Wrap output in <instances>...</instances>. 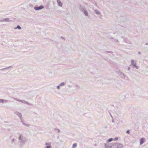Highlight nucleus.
I'll return each instance as SVG.
<instances>
[{"instance_id":"obj_3","label":"nucleus","mask_w":148,"mask_h":148,"mask_svg":"<svg viewBox=\"0 0 148 148\" xmlns=\"http://www.w3.org/2000/svg\"><path fill=\"white\" fill-rule=\"evenodd\" d=\"M123 144L117 143H114V148H121L123 147Z\"/></svg>"},{"instance_id":"obj_43","label":"nucleus","mask_w":148,"mask_h":148,"mask_svg":"<svg viewBox=\"0 0 148 148\" xmlns=\"http://www.w3.org/2000/svg\"><path fill=\"white\" fill-rule=\"evenodd\" d=\"M145 45H148V43H145Z\"/></svg>"},{"instance_id":"obj_1","label":"nucleus","mask_w":148,"mask_h":148,"mask_svg":"<svg viewBox=\"0 0 148 148\" xmlns=\"http://www.w3.org/2000/svg\"><path fill=\"white\" fill-rule=\"evenodd\" d=\"M18 139L21 146L23 145L27 140V139L22 134L19 136Z\"/></svg>"},{"instance_id":"obj_29","label":"nucleus","mask_w":148,"mask_h":148,"mask_svg":"<svg viewBox=\"0 0 148 148\" xmlns=\"http://www.w3.org/2000/svg\"><path fill=\"white\" fill-rule=\"evenodd\" d=\"M60 86L58 85V86H57V88L58 89H60Z\"/></svg>"},{"instance_id":"obj_24","label":"nucleus","mask_w":148,"mask_h":148,"mask_svg":"<svg viewBox=\"0 0 148 148\" xmlns=\"http://www.w3.org/2000/svg\"><path fill=\"white\" fill-rule=\"evenodd\" d=\"M4 102V99H0V103H3Z\"/></svg>"},{"instance_id":"obj_33","label":"nucleus","mask_w":148,"mask_h":148,"mask_svg":"<svg viewBox=\"0 0 148 148\" xmlns=\"http://www.w3.org/2000/svg\"><path fill=\"white\" fill-rule=\"evenodd\" d=\"M105 52H106L109 53H112V51H106Z\"/></svg>"},{"instance_id":"obj_18","label":"nucleus","mask_w":148,"mask_h":148,"mask_svg":"<svg viewBox=\"0 0 148 148\" xmlns=\"http://www.w3.org/2000/svg\"><path fill=\"white\" fill-rule=\"evenodd\" d=\"M95 13L97 14H101V13L97 10H95Z\"/></svg>"},{"instance_id":"obj_5","label":"nucleus","mask_w":148,"mask_h":148,"mask_svg":"<svg viewBox=\"0 0 148 148\" xmlns=\"http://www.w3.org/2000/svg\"><path fill=\"white\" fill-rule=\"evenodd\" d=\"M119 75L121 76V77L125 79L126 77L125 75L122 72H119L118 73Z\"/></svg>"},{"instance_id":"obj_27","label":"nucleus","mask_w":148,"mask_h":148,"mask_svg":"<svg viewBox=\"0 0 148 148\" xmlns=\"http://www.w3.org/2000/svg\"><path fill=\"white\" fill-rule=\"evenodd\" d=\"M14 99L15 100H16V101H19L20 100L18 99L17 98H14Z\"/></svg>"},{"instance_id":"obj_9","label":"nucleus","mask_w":148,"mask_h":148,"mask_svg":"<svg viewBox=\"0 0 148 148\" xmlns=\"http://www.w3.org/2000/svg\"><path fill=\"white\" fill-rule=\"evenodd\" d=\"M144 138H142L140 139V145H141L143 143H144Z\"/></svg>"},{"instance_id":"obj_11","label":"nucleus","mask_w":148,"mask_h":148,"mask_svg":"<svg viewBox=\"0 0 148 148\" xmlns=\"http://www.w3.org/2000/svg\"><path fill=\"white\" fill-rule=\"evenodd\" d=\"M83 12H84V14H85V15L87 16L88 15V13L87 12V10L85 9L84 10V11H83Z\"/></svg>"},{"instance_id":"obj_13","label":"nucleus","mask_w":148,"mask_h":148,"mask_svg":"<svg viewBox=\"0 0 148 148\" xmlns=\"http://www.w3.org/2000/svg\"><path fill=\"white\" fill-rule=\"evenodd\" d=\"M3 21L4 22H10V21L9 20V18H5V19H3Z\"/></svg>"},{"instance_id":"obj_7","label":"nucleus","mask_w":148,"mask_h":148,"mask_svg":"<svg viewBox=\"0 0 148 148\" xmlns=\"http://www.w3.org/2000/svg\"><path fill=\"white\" fill-rule=\"evenodd\" d=\"M19 102H21L22 103L24 104H27L28 105H32V104H30L29 103L27 102L24 100H20L19 101Z\"/></svg>"},{"instance_id":"obj_26","label":"nucleus","mask_w":148,"mask_h":148,"mask_svg":"<svg viewBox=\"0 0 148 148\" xmlns=\"http://www.w3.org/2000/svg\"><path fill=\"white\" fill-rule=\"evenodd\" d=\"M118 139V137H116V138H114L113 139V140L114 141H116V140H117Z\"/></svg>"},{"instance_id":"obj_6","label":"nucleus","mask_w":148,"mask_h":148,"mask_svg":"<svg viewBox=\"0 0 148 148\" xmlns=\"http://www.w3.org/2000/svg\"><path fill=\"white\" fill-rule=\"evenodd\" d=\"M14 114H16V115H17L20 118V119H22V114H21L19 113V112H14Z\"/></svg>"},{"instance_id":"obj_10","label":"nucleus","mask_w":148,"mask_h":148,"mask_svg":"<svg viewBox=\"0 0 148 148\" xmlns=\"http://www.w3.org/2000/svg\"><path fill=\"white\" fill-rule=\"evenodd\" d=\"M57 3H58V5L60 6V7H61L62 6V3L61 1L60 0H57Z\"/></svg>"},{"instance_id":"obj_12","label":"nucleus","mask_w":148,"mask_h":148,"mask_svg":"<svg viewBox=\"0 0 148 148\" xmlns=\"http://www.w3.org/2000/svg\"><path fill=\"white\" fill-rule=\"evenodd\" d=\"M113 140V138H110L106 141V142L110 143V142L112 141Z\"/></svg>"},{"instance_id":"obj_21","label":"nucleus","mask_w":148,"mask_h":148,"mask_svg":"<svg viewBox=\"0 0 148 148\" xmlns=\"http://www.w3.org/2000/svg\"><path fill=\"white\" fill-rule=\"evenodd\" d=\"M22 122L23 124L24 125H25V126H26L27 127H29V125H30L29 124H26V123H24L23 122V121H22Z\"/></svg>"},{"instance_id":"obj_34","label":"nucleus","mask_w":148,"mask_h":148,"mask_svg":"<svg viewBox=\"0 0 148 148\" xmlns=\"http://www.w3.org/2000/svg\"><path fill=\"white\" fill-rule=\"evenodd\" d=\"M110 113V115L111 116V117L112 118V119H113V117L111 115V113Z\"/></svg>"},{"instance_id":"obj_47","label":"nucleus","mask_w":148,"mask_h":148,"mask_svg":"<svg viewBox=\"0 0 148 148\" xmlns=\"http://www.w3.org/2000/svg\"><path fill=\"white\" fill-rule=\"evenodd\" d=\"M111 38H112V39H113V38L112 37H111Z\"/></svg>"},{"instance_id":"obj_38","label":"nucleus","mask_w":148,"mask_h":148,"mask_svg":"<svg viewBox=\"0 0 148 148\" xmlns=\"http://www.w3.org/2000/svg\"><path fill=\"white\" fill-rule=\"evenodd\" d=\"M138 53L139 55H140L141 54V52L140 51H139L138 52Z\"/></svg>"},{"instance_id":"obj_30","label":"nucleus","mask_w":148,"mask_h":148,"mask_svg":"<svg viewBox=\"0 0 148 148\" xmlns=\"http://www.w3.org/2000/svg\"><path fill=\"white\" fill-rule=\"evenodd\" d=\"M126 133L127 134H130V133L129 130H127V131L126 132Z\"/></svg>"},{"instance_id":"obj_35","label":"nucleus","mask_w":148,"mask_h":148,"mask_svg":"<svg viewBox=\"0 0 148 148\" xmlns=\"http://www.w3.org/2000/svg\"><path fill=\"white\" fill-rule=\"evenodd\" d=\"M135 67L137 69H139V67L137 66Z\"/></svg>"},{"instance_id":"obj_46","label":"nucleus","mask_w":148,"mask_h":148,"mask_svg":"<svg viewBox=\"0 0 148 148\" xmlns=\"http://www.w3.org/2000/svg\"><path fill=\"white\" fill-rule=\"evenodd\" d=\"M116 42H119V41H118V40H116Z\"/></svg>"},{"instance_id":"obj_23","label":"nucleus","mask_w":148,"mask_h":148,"mask_svg":"<svg viewBox=\"0 0 148 148\" xmlns=\"http://www.w3.org/2000/svg\"><path fill=\"white\" fill-rule=\"evenodd\" d=\"M131 65H133L134 63V60H131Z\"/></svg>"},{"instance_id":"obj_37","label":"nucleus","mask_w":148,"mask_h":148,"mask_svg":"<svg viewBox=\"0 0 148 148\" xmlns=\"http://www.w3.org/2000/svg\"><path fill=\"white\" fill-rule=\"evenodd\" d=\"M72 86H70V85H68V87H69V88H71V87H72Z\"/></svg>"},{"instance_id":"obj_42","label":"nucleus","mask_w":148,"mask_h":148,"mask_svg":"<svg viewBox=\"0 0 148 148\" xmlns=\"http://www.w3.org/2000/svg\"><path fill=\"white\" fill-rule=\"evenodd\" d=\"M0 22H3V20H0Z\"/></svg>"},{"instance_id":"obj_14","label":"nucleus","mask_w":148,"mask_h":148,"mask_svg":"<svg viewBox=\"0 0 148 148\" xmlns=\"http://www.w3.org/2000/svg\"><path fill=\"white\" fill-rule=\"evenodd\" d=\"M83 12L84 10L85 9V8L83 6H80L79 8Z\"/></svg>"},{"instance_id":"obj_22","label":"nucleus","mask_w":148,"mask_h":148,"mask_svg":"<svg viewBox=\"0 0 148 148\" xmlns=\"http://www.w3.org/2000/svg\"><path fill=\"white\" fill-rule=\"evenodd\" d=\"M77 146V144L76 143H74L72 146V148H75Z\"/></svg>"},{"instance_id":"obj_25","label":"nucleus","mask_w":148,"mask_h":148,"mask_svg":"<svg viewBox=\"0 0 148 148\" xmlns=\"http://www.w3.org/2000/svg\"><path fill=\"white\" fill-rule=\"evenodd\" d=\"M76 87L77 88V89H78V90H79L80 88V87L78 85H76Z\"/></svg>"},{"instance_id":"obj_31","label":"nucleus","mask_w":148,"mask_h":148,"mask_svg":"<svg viewBox=\"0 0 148 148\" xmlns=\"http://www.w3.org/2000/svg\"><path fill=\"white\" fill-rule=\"evenodd\" d=\"M136 63H134V64L133 65V66H134V67H135V66H136Z\"/></svg>"},{"instance_id":"obj_41","label":"nucleus","mask_w":148,"mask_h":148,"mask_svg":"<svg viewBox=\"0 0 148 148\" xmlns=\"http://www.w3.org/2000/svg\"><path fill=\"white\" fill-rule=\"evenodd\" d=\"M112 122H113V123H114V120H112Z\"/></svg>"},{"instance_id":"obj_20","label":"nucleus","mask_w":148,"mask_h":148,"mask_svg":"<svg viewBox=\"0 0 148 148\" xmlns=\"http://www.w3.org/2000/svg\"><path fill=\"white\" fill-rule=\"evenodd\" d=\"M65 83L64 82H62L60 83L59 85V86H60V87H61L64 86L65 85Z\"/></svg>"},{"instance_id":"obj_36","label":"nucleus","mask_w":148,"mask_h":148,"mask_svg":"<svg viewBox=\"0 0 148 148\" xmlns=\"http://www.w3.org/2000/svg\"><path fill=\"white\" fill-rule=\"evenodd\" d=\"M57 130H58V133H59V132H60V130L59 129H58Z\"/></svg>"},{"instance_id":"obj_17","label":"nucleus","mask_w":148,"mask_h":148,"mask_svg":"<svg viewBox=\"0 0 148 148\" xmlns=\"http://www.w3.org/2000/svg\"><path fill=\"white\" fill-rule=\"evenodd\" d=\"M91 2H92V3H94L95 6H97V4L95 1L94 0H91Z\"/></svg>"},{"instance_id":"obj_40","label":"nucleus","mask_w":148,"mask_h":148,"mask_svg":"<svg viewBox=\"0 0 148 148\" xmlns=\"http://www.w3.org/2000/svg\"><path fill=\"white\" fill-rule=\"evenodd\" d=\"M130 67H128L127 68V69H128V70H130Z\"/></svg>"},{"instance_id":"obj_28","label":"nucleus","mask_w":148,"mask_h":148,"mask_svg":"<svg viewBox=\"0 0 148 148\" xmlns=\"http://www.w3.org/2000/svg\"><path fill=\"white\" fill-rule=\"evenodd\" d=\"M4 101L5 102H10V101L8 100H4Z\"/></svg>"},{"instance_id":"obj_32","label":"nucleus","mask_w":148,"mask_h":148,"mask_svg":"<svg viewBox=\"0 0 148 148\" xmlns=\"http://www.w3.org/2000/svg\"><path fill=\"white\" fill-rule=\"evenodd\" d=\"M14 139H12L11 141V143H13L14 142Z\"/></svg>"},{"instance_id":"obj_19","label":"nucleus","mask_w":148,"mask_h":148,"mask_svg":"<svg viewBox=\"0 0 148 148\" xmlns=\"http://www.w3.org/2000/svg\"><path fill=\"white\" fill-rule=\"evenodd\" d=\"M12 67L11 66H10L8 67H6V68L1 69H0V70L1 71H3V70H5V69H8L9 68H10V67Z\"/></svg>"},{"instance_id":"obj_44","label":"nucleus","mask_w":148,"mask_h":148,"mask_svg":"<svg viewBox=\"0 0 148 148\" xmlns=\"http://www.w3.org/2000/svg\"><path fill=\"white\" fill-rule=\"evenodd\" d=\"M61 38L62 39H64V38L63 37H62V36L61 37Z\"/></svg>"},{"instance_id":"obj_39","label":"nucleus","mask_w":148,"mask_h":148,"mask_svg":"<svg viewBox=\"0 0 148 148\" xmlns=\"http://www.w3.org/2000/svg\"><path fill=\"white\" fill-rule=\"evenodd\" d=\"M57 130H58V129H56V128H54V130L55 131Z\"/></svg>"},{"instance_id":"obj_15","label":"nucleus","mask_w":148,"mask_h":148,"mask_svg":"<svg viewBox=\"0 0 148 148\" xmlns=\"http://www.w3.org/2000/svg\"><path fill=\"white\" fill-rule=\"evenodd\" d=\"M21 29V27L19 25H18L16 27H15L14 28V29Z\"/></svg>"},{"instance_id":"obj_16","label":"nucleus","mask_w":148,"mask_h":148,"mask_svg":"<svg viewBox=\"0 0 148 148\" xmlns=\"http://www.w3.org/2000/svg\"><path fill=\"white\" fill-rule=\"evenodd\" d=\"M124 41L126 43H130V41H129V40L127 38H126L125 39H124Z\"/></svg>"},{"instance_id":"obj_2","label":"nucleus","mask_w":148,"mask_h":148,"mask_svg":"<svg viewBox=\"0 0 148 148\" xmlns=\"http://www.w3.org/2000/svg\"><path fill=\"white\" fill-rule=\"evenodd\" d=\"M104 148H114V143H110L106 142L104 143Z\"/></svg>"},{"instance_id":"obj_8","label":"nucleus","mask_w":148,"mask_h":148,"mask_svg":"<svg viewBox=\"0 0 148 148\" xmlns=\"http://www.w3.org/2000/svg\"><path fill=\"white\" fill-rule=\"evenodd\" d=\"M45 145L46 146L45 147V148H51V146L50 143H45Z\"/></svg>"},{"instance_id":"obj_45","label":"nucleus","mask_w":148,"mask_h":148,"mask_svg":"<svg viewBox=\"0 0 148 148\" xmlns=\"http://www.w3.org/2000/svg\"><path fill=\"white\" fill-rule=\"evenodd\" d=\"M107 128V126H106V127H104V128Z\"/></svg>"},{"instance_id":"obj_4","label":"nucleus","mask_w":148,"mask_h":148,"mask_svg":"<svg viewBox=\"0 0 148 148\" xmlns=\"http://www.w3.org/2000/svg\"><path fill=\"white\" fill-rule=\"evenodd\" d=\"M44 8V6L43 5H41L38 7H35L34 9L36 10H41Z\"/></svg>"}]
</instances>
